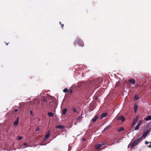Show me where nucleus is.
I'll list each match as a JSON object with an SVG mask.
<instances>
[{
    "mask_svg": "<svg viewBox=\"0 0 151 151\" xmlns=\"http://www.w3.org/2000/svg\"><path fill=\"white\" fill-rule=\"evenodd\" d=\"M142 140V138L140 137L138 138L137 139L135 140L130 145L131 148H133L136 145H138L141 141Z\"/></svg>",
    "mask_w": 151,
    "mask_h": 151,
    "instance_id": "nucleus-1",
    "label": "nucleus"
},
{
    "mask_svg": "<svg viewBox=\"0 0 151 151\" xmlns=\"http://www.w3.org/2000/svg\"><path fill=\"white\" fill-rule=\"evenodd\" d=\"M75 43H76L80 46L83 47L84 46V44L83 41H81L80 38H78L75 40Z\"/></svg>",
    "mask_w": 151,
    "mask_h": 151,
    "instance_id": "nucleus-2",
    "label": "nucleus"
},
{
    "mask_svg": "<svg viewBox=\"0 0 151 151\" xmlns=\"http://www.w3.org/2000/svg\"><path fill=\"white\" fill-rule=\"evenodd\" d=\"M139 117V116H137L136 117L133 119L132 123V127L134 126V125H135L137 122L138 120Z\"/></svg>",
    "mask_w": 151,
    "mask_h": 151,
    "instance_id": "nucleus-3",
    "label": "nucleus"
},
{
    "mask_svg": "<svg viewBox=\"0 0 151 151\" xmlns=\"http://www.w3.org/2000/svg\"><path fill=\"white\" fill-rule=\"evenodd\" d=\"M150 130L149 129H147V131L145 132H144L142 136V137L144 138L147 135L150 133Z\"/></svg>",
    "mask_w": 151,
    "mask_h": 151,
    "instance_id": "nucleus-4",
    "label": "nucleus"
},
{
    "mask_svg": "<svg viewBox=\"0 0 151 151\" xmlns=\"http://www.w3.org/2000/svg\"><path fill=\"white\" fill-rule=\"evenodd\" d=\"M104 145V143H102L100 144H98L95 146V148L96 149H99L101 147Z\"/></svg>",
    "mask_w": 151,
    "mask_h": 151,
    "instance_id": "nucleus-5",
    "label": "nucleus"
},
{
    "mask_svg": "<svg viewBox=\"0 0 151 151\" xmlns=\"http://www.w3.org/2000/svg\"><path fill=\"white\" fill-rule=\"evenodd\" d=\"M107 115V113H102L99 118V119L101 120L104 117L106 116Z\"/></svg>",
    "mask_w": 151,
    "mask_h": 151,
    "instance_id": "nucleus-6",
    "label": "nucleus"
},
{
    "mask_svg": "<svg viewBox=\"0 0 151 151\" xmlns=\"http://www.w3.org/2000/svg\"><path fill=\"white\" fill-rule=\"evenodd\" d=\"M50 131H48L47 132L45 136V137L44 138V140H45L46 139L50 137Z\"/></svg>",
    "mask_w": 151,
    "mask_h": 151,
    "instance_id": "nucleus-7",
    "label": "nucleus"
},
{
    "mask_svg": "<svg viewBox=\"0 0 151 151\" xmlns=\"http://www.w3.org/2000/svg\"><path fill=\"white\" fill-rule=\"evenodd\" d=\"M117 119L118 120H121L122 122H124L125 120V118L122 116L118 117Z\"/></svg>",
    "mask_w": 151,
    "mask_h": 151,
    "instance_id": "nucleus-8",
    "label": "nucleus"
},
{
    "mask_svg": "<svg viewBox=\"0 0 151 151\" xmlns=\"http://www.w3.org/2000/svg\"><path fill=\"white\" fill-rule=\"evenodd\" d=\"M129 82L130 83L132 84H134L135 83V80L132 79H129Z\"/></svg>",
    "mask_w": 151,
    "mask_h": 151,
    "instance_id": "nucleus-9",
    "label": "nucleus"
},
{
    "mask_svg": "<svg viewBox=\"0 0 151 151\" xmlns=\"http://www.w3.org/2000/svg\"><path fill=\"white\" fill-rule=\"evenodd\" d=\"M99 117L98 116H96L93 118L92 119V121L93 122H95L98 119Z\"/></svg>",
    "mask_w": 151,
    "mask_h": 151,
    "instance_id": "nucleus-10",
    "label": "nucleus"
},
{
    "mask_svg": "<svg viewBox=\"0 0 151 151\" xmlns=\"http://www.w3.org/2000/svg\"><path fill=\"white\" fill-rule=\"evenodd\" d=\"M144 119L146 121H149L151 120V115H149L147 117L144 118Z\"/></svg>",
    "mask_w": 151,
    "mask_h": 151,
    "instance_id": "nucleus-11",
    "label": "nucleus"
},
{
    "mask_svg": "<svg viewBox=\"0 0 151 151\" xmlns=\"http://www.w3.org/2000/svg\"><path fill=\"white\" fill-rule=\"evenodd\" d=\"M64 126H63V125H61L57 126L56 127V128H58L59 129H63L64 128Z\"/></svg>",
    "mask_w": 151,
    "mask_h": 151,
    "instance_id": "nucleus-12",
    "label": "nucleus"
},
{
    "mask_svg": "<svg viewBox=\"0 0 151 151\" xmlns=\"http://www.w3.org/2000/svg\"><path fill=\"white\" fill-rule=\"evenodd\" d=\"M67 109L65 108L62 111V114L65 115L66 114V113L67 112Z\"/></svg>",
    "mask_w": 151,
    "mask_h": 151,
    "instance_id": "nucleus-13",
    "label": "nucleus"
},
{
    "mask_svg": "<svg viewBox=\"0 0 151 151\" xmlns=\"http://www.w3.org/2000/svg\"><path fill=\"white\" fill-rule=\"evenodd\" d=\"M124 129L123 127H121L120 128L117 129V131L119 132H121L122 131L124 130Z\"/></svg>",
    "mask_w": 151,
    "mask_h": 151,
    "instance_id": "nucleus-14",
    "label": "nucleus"
},
{
    "mask_svg": "<svg viewBox=\"0 0 151 151\" xmlns=\"http://www.w3.org/2000/svg\"><path fill=\"white\" fill-rule=\"evenodd\" d=\"M137 109V106L136 104L134 105V113H136Z\"/></svg>",
    "mask_w": 151,
    "mask_h": 151,
    "instance_id": "nucleus-15",
    "label": "nucleus"
},
{
    "mask_svg": "<svg viewBox=\"0 0 151 151\" xmlns=\"http://www.w3.org/2000/svg\"><path fill=\"white\" fill-rule=\"evenodd\" d=\"M19 117H17L16 120L14 122V125H17L18 124L19 122Z\"/></svg>",
    "mask_w": 151,
    "mask_h": 151,
    "instance_id": "nucleus-16",
    "label": "nucleus"
},
{
    "mask_svg": "<svg viewBox=\"0 0 151 151\" xmlns=\"http://www.w3.org/2000/svg\"><path fill=\"white\" fill-rule=\"evenodd\" d=\"M48 115L49 116L52 117L53 116L54 114H53L51 112H48Z\"/></svg>",
    "mask_w": 151,
    "mask_h": 151,
    "instance_id": "nucleus-17",
    "label": "nucleus"
},
{
    "mask_svg": "<svg viewBox=\"0 0 151 151\" xmlns=\"http://www.w3.org/2000/svg\"><path fill=\"white\" fill-rule=\"evenodd\" d=\"M73 111L75 113H78V111L75 108H73L72 109Z\"/></svg>",
    "mask_w": 151,
    "mask_h": 151,
    "instance_id": "nucleus-18",
    "label": "nucleus"
},
{
    "mask_svg": "<svg viewBox=\"0 0 151 151\" xmlns=\"http://www.w3.org/2000/svg\"><path fill=\"white\" fill-rule=\"evenodd\" d=\"M142 124V121L141 120H139L137 124V125H139V126H140Z\"/></svg>",
    "mask_w": 151,
    "mask_h": 151,
    "instance_id": "nucleus-19",
    "label": "nucleus"
},
{
    "mask_svg": "<svg viewBox=\"0 0 151 151\" xmlns=\"http://www.w3.org/2000/svg\"><path fill=\"white\" fill-rule=\"evenodd\" d=\"M139 125H138L137 124V125L136 127H135L134 130H137L139 129Z\"/></svg>",
    "mask_w": 151,
    "mask_h": 151,
    "instance_id": "nucleus-20",
    "label": "nucleus"
},
{
    "mask_svg": "<svg viewBox=\"0 0 151 151\" xmlns=\"http://www.w3.org/2000/svg\"><path fill=\"white\" fill-rule=\"evenodd\" d=\"M68 91V89L67 88H65L63 90V92L64 93H66Z\"/></svg>",
    "mask_w": 151,
    "mask_h": 151,
    "instance_id": "nucleus-21",
    "label": "nucleus"
},
{
    "mask_svg": "<svg viewBox=\"0 0 151 151\" xmlns=\"http://www.w3.org/2000/svg\"><path fill=\"white\" fill-rule=\"evenodd\" d=\"M109 127L110 126H107L106 127H105L104 129V131H105L107 129H108L109 128Z\"/></svg>",
    "mask_w": 151,
    "mask_h": 151,
    "instance_id": "nucleus-22",
    "label": "nucleus"
},
{
    "mask_svg": "<svg viewBox=\"0 0 151 151\" xmlns=\"http://www.w3.org/2000/svg\"><path fill=\"white\" fill-rule=\"evenodd\" d=\"M134 99L136 100H137L138 99V98L137 95L135 96Z\"/></svg>",
    "mask_w": 151,
    "mask_h": 151,
    "instance_id": "nucleus-23",
    "label": "nucleus"
},
{
    "mask_svg": "<svg viewBox=\"0 0 151 151\" xmlns=\"http://www.w3.org/2000/svg\"><path fill=\"white\" fill-rule=\"evenodd\" d=\"M82 114H81V115H80L79 117L78 118L79 119V120L81 119L82 118Z\"/></svg>",
    "mask_w": 151,
    "mask_h": 151,
    "instance_id": "nucleus-24",
    "label": "nucleus"
},
{
    "mask_svg": "<svg viewBox=\"0 0 151 151\" xmlns=\"http://www.w3.org/2000/svg\"><path fill=\"white\" fill-rule=\"evenodd\" d=\"M22 137H19L17 139V140H21L22 139Z\"/></svg>",
    "mask_w": 151,
    "mask_h": 151,
    "instance_id": "nucleus-25",
    "label": "nucleus"
},
{
    "mask_svg": "<svg viewBox=\"0 0 151 151\" xmlns=\"http://www.w3.org/2000/svg\"><path fill=\"white\" fill-rule=\"evenodd\" d=\"M60 25H61L62 28H63V27L64 26V24H61V23L60 22Z\"/></svg>",
    "mask_w": 151,
    "mask_h": 151,
    "instance_id": "nucleus-26",
    "label": "nucleus"
},
{
    "mask_svg": "<svg viewBox=\"0 0 151 151\" xmlns=\"http://www.w3.org/2000/svg\"><path fill=\"white\" fill-rule=\"evenodd\" d=\"M30 111L31 115L32 116H33V113H32V111H31V110H30Z\"/></svg>",
    "mask_w": 151,
    "mask_h": 151,
    "instance_id": "nucleus-27",
    "label": "nucleus"
},
{
    "mask_svg": "<svg viewBox=\"0 0 151 151\" xmlns=\"http://www.w3.org/2000/svg\"><path fill=\"white\" fill-rule=\"evenodd\" d=\"M69 93H70V94H71V93H73V91H72V89H70V90Z\"/></svg>",
    "mask_w": 151,
    "mask_h": 151,
    "instance_id": "nucleus-28",
    "label": "nucleus"
},
{
    "mask_svg": "<svg viewBox=\"0 0 151 151\" xmlns=\"http://www.w3.org/2000/svg\"><path fill=\"white\" fill-rule=\"evenodd\" d=\"M148 143V142H147V141H145V144H146V145H147Z\"/></svg>",
    "mask_w": 151,
    "mask_h": 151,
    "instance_id": "nucleus-29",
    "label": "nucleus"
},
{
    "mask_svg": "<svg viewBox=\"0 0 151 151\" xmlns=\"http://www.w3.org/2000/svg\"><path fill=\"white\" fill-rule=\"evenodd\" d=\"M28 145L27 144V143H25L24 144V146H27Z\"/></svg>",
    "mask_w": 151,
    "mask_h": 151,
    "instance_id": "nucleus-30",
    "label": "nucleus"
},
{
    "mask_svg": "<svg viewBox=\"0 0 151 151\" xmlns=\"http://www.w3.org/2000/svg\"><path fill=\"white\" fill-rule=\"evenodd\" d=\"M150 143H151V144L150 145H149V146H147V147H150V148H151V142H150Z\"/></svg>",
    "mask_w": 151,
    "mask_h": 151,
    "instance_id": "nucleus-31",
    "label": "nucleus"
},
{
    "mask_svg": "<svg viewBox=\"0 0 151 151\" xmlns=\"http://www.w3.org/2000/svg\"><path fill=\"white\" fill-rule=\"evenodd\" d=\"M18 111V109H15V110H14V111H15V112H17V111Z\"/></svg>",
    "mask_w": 151,
    "mask_h": 151,
    "instance_id": "nucleus-32",
    "label": "nucleus"
},
{
    "mask_svg": "<svg viewBox=\"0 0 151 151\" xmlns=\"http://www.w3.org/2000/svg\"><path fill=\"white\" fill-rule=\"evenodd\" d=\"M119 142V140H117L116 141V143H117Z\"/></svg>",
    "mask_w": 151,
    "mask_h": 151,
    "instance_id": "nucleus-33",
    "label": "nucleus"
},
{
    "mask_svg": "<svg viewBox=\"0 0 151 151\" xmlns=\"http://www.w3.org/2000/svg\"><path fill=\"white\" fill-rule=\"evenodd\" d=\"M115 142V141H114V143H113L112 144L110 145H112V144H114V142Z\"/></svg>",
    "mask_w": 151,
    "mask_h": 151,
    "instance_id": "nucleus-34",
    "label": "nucleus"
},
{
    "mask_svg": "<svg viewBox=\"0 0 151 151\" xmlns=\"http://www.w3.org/2000/svg\"><path fill=\"white\" fill-rule=\"evenodd\" d=\"M39 128H38L37 129V131H38V130H39Z\"/></svg>",
    "mask_w": 151,
    "mask_h": 151,
    "instance_id": "nucleus-35",
    "label": "nucleus"
},
{
    "mask_svg": "<svg viewBox=\"0 0 151 151\" xmlns=\"http://www.w3.org/2000/svg\"><path fill=\"white\" fill-rule=\"evenodd\" d=\"M6 45H8V43H6Z\"/></svg>",
    "mask_w": 151,
    "mask_h": 151,
    "instance_id": "nucleus-36",
    "label": "nucleus"
},
{
    "mask_svg": "<svg viewBox=\"0 0 151 151\" xmlns=\"http://www.w3.org/2000/svg\"><path fill=\"white\" fill-rule=\"evenodd\" d=\"M85 139V138H83V140H84Z\"/></svg>",
    "mask_w": 151,
    "mask_h": 151,
    "instance_id": "nucleus-37",
    "label": "nucleus"
}]
</instances>
